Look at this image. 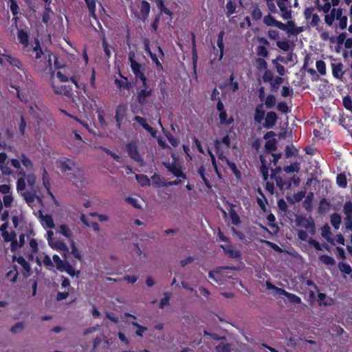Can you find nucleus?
I'll return each instance as SVG.
<instances>
[{
    "label": "nucleus",
    "mask_w": 352,
    "mask_h": 352,
    "mask_svg": "<svg viewBox=\"0 0 352 352\" xmlns=\"http://www.w3.org/2000/svg\"><path fill=\"white\" fill-rule=\"evenodd\" d=\"M45 58L46 59L45 65L42 67H40L38 65L36 67V70L41 74H50L52 78H54L55 69H61L65 67L64 64L59 62L58 56L50 51H46Z\"/></svg>",
    "instance_id": "f257e3e1"
},
{
    "label": "nucleus",
    "mask_w": 352,
    "mask_h": 352,
    "mask_svg": "<svg viewBox=\"0 0 352 352\" xmlns=\"http://www.w3.org/2000/svg\"><path fill=\"white\" fill-rule=\"evenodd\" d=\"M60 168L62 171H72L68 174L69 179L76 186H78V183L80 184L83 182V173L76 164L71 160H67L66 161L60 162Z\"/></svg>",
    "instance_id": "f03ea898"
},
{
    "label": "nucleus",
    "mask_w": 352,
    "mask_h": 352,
    "mask_svg": "<svg viewBox=\"0 0 352 352\" xmlns=\"http://www.w3.org/2000/svg\"><path fill=\"white\" fill-rule=\"evenodd\" d=\"M53 260L56 265L57 270L60 272H66L71 276H79L80 271H76L69 262L63 261L58 255L54 254Z\"/></svg>",
    "instance_id": "7ed1b4c3"
},
{
    "label": "nucleus",
    "mask_w": 352,
    "mask_h": 352,
    "mask_svg": "<svg viewBox=\"0 0 352 352\" xmlns=\"http://www.w3.org/2000/svg\"><path fill=\"white\" fill-rule=\"evenodd\" d=\"M129 60L131 63V68L135 75L137 82L140 81L142 85H146V78L142 72V65L134 59V53L130 54Z\"/></svg>",
    "instance_id": "20e7f679"
},
{
    "label": "nucleus",
    "mask_w": 352,
    "mask_h": 352,
    "mask_svg": "<svg viewBox=\"0 0 352 352\" xmlns=\"http://www.w3.org/2000/svg\"><path fill=\"white\" fill-rule=\"evenodd\" d=\"M126 150L129 157L133 159L135 162L139 164L140 166H142L144 164V160L140 154L138 146L135 142H131L126 144Z\"/></svg>",
    "instance_id": "39448f33"
},
{
    "label": "nucleus",
    "mask_w": 352,
    "mask_h": 352,
    "mask_svg": "<svg viewBox=\"0 0 352 352\" xmlns=\"http://www.w3.org/2000/svg\"><path fill=\"white\" fill-rule=\"evenodd\" d=\"M343 212L345 215L344 223L347 231L352 230V201H347L343 206Z\"/></svg>",
    "instance_id": "423d86ee"
},
{
    "label": "nucleus",
    "mask_w": 352,
    "mask_h": 352,
    "mask_svg": "<svg viewBox=\"0 0 352 352\" xmlns=\"http://www.w3.org/2000/svg\"><path fill=\"white\" fill-rule=\"evenodd\" d=\"M314 7H309L304 11L305 19L308 21L309 25L314 28L317 27L321 21L319 16L317 14L314 13Z\"/></svg>",
    "instance_id": "0eeeda50"
},
{
    "label": "nucleus",
    "mask_w": 352,
    "mask_h": 352,
    "mask_svg": "<svg viewBox=\"0 0 352 352\" xmlns=\"http://www.w3.org/2000/svg\"><path fill=\"white\" fill-rule=\"evenodd\" d=\"M297 225L305 228L308 230L311 234H314L316 232L315 223L313 219L309 217L308 218L305 217H299L296 221Z\"/></svg>",
    "instance_id": "6e6552de"
},
{
    "label": "nucleus",
    "mask_w": 352,
    "mask_h": 352,
    "mask_svg": "<svg viewBox=\"0 0 352 352\" xmlns=\"http://www.w3.org/2000/svg\"><path fill=\"white\" fill-rule=\"evenodd\" d=\"M127 107L126 104H120L116 110L115 120L116 122V126L118 129H120L122 122L126 114Z\"/></svg>",
    "instance_id": "1a4fd4ad"
},
{
    "label": "nucleus",
    "mask_w": 352,
    "mask_h": 352,
    "mask_svg": "<svg viewBox=\"0 0 352 352\" xmlns=\"http://www.w3.org/2000/svg\"><path fill=\"white\" fill-rule=\"evenodd\" d=\"M17 170L16 174L18 176H20V177H19L16 181V190L18 192H21L25 190L26 188L25 179L28 174H26L25 171L21 167Z\"/></svg>",
    "instance_id": "9d476101"
},
{
    "label": "nucleus",
    "mask_w": 352,
    "mask_h": 352,
    "mask_svg": "<svg viewBox=\"0 0 352 352\" xmlns=\"http://www.w3.org/2000/svg\"><path fill=\"white\" fill-rule=\"evenodd\" d=\"M277 6L281 12V17L284 20H289L292 18L290 2L288 3L277 2Z\"/></svg>",
    "instance_id": "9b49d317"
},
{
    "label": "nucleus",
    "mask_w": 352,
    "mask_h": 352,
    "mask_svg": "<svg viewBox=\"0 0 352 352\" xmlns=\"http://www.w3.org/2000/svg\"><path fill=\"white\" fill-rule=\"evenodd\" d=\"M150 9L151 6L149 3L145 0L142 1L140 6V13L138 16V18L144 21L148 16Z\"/></svg>",
    "instance_id": "f8f14e48"
},
{
    "label": "nucleus",
    "mask_w": 352,
    "mask_h": 352,
    "mask_svg": "<svg viewBox=\"0 0 352 352\" xmlns=\"http://www.w3.org/2000/svg\"><path fill=\"white\" fill-rule=\"evenodd\" d=\"M166 168L168 169L169 172L173 173L175 177H182L186 178L185 175L183 173V172L181 170V168L176 165L175 164H170L169 162L164 163Z\"/></svg>",
    "instance_id": "ddd939ff"
},
{
    "label": "nucleus",
    "mask_w": 352,
    "mask_h": 352,
    "mask_svg": "<svg viewBox=\"0 0 352 352\" xmlns=\"http://www.w3.org/2000/svg\"><path fill=\"white\" fill-rule=\"evenodd\" d=\"M155 4L160 10V14H166L168 17V22H170L172 20L173 13L169 8L165 6L164 1L162 0H155Z\"/></svg>",
    "instance_id": "4468645a"
},
{
    "label": "nucleus",
    "mask_w": 352,
    "mask_h": 352,
    "mask_svg": "<svg viewBox=\"0 0 352 352\" xmlns=\"http://www.w3.org/2000/svg\"><path fill=\"white\" fill-rule=\"evenodd\" d=\"M277 118H278L275 112H268L265 117L264 127L266 129H272L276 124Z\"/></svg>",
    "instance_id": "2eb2a0df"
},
{
    "label": "nucleus",
    "mask_w": 352,
    "mask_h": 352,
    "mask_svg": "<svg viewBox=\"0 0 352 352\" xmlns=\"http://www.w3.org/2000/svg\"><path fill=\"white\" fill-rule=\"evenodd\" d=\"M89 11V18L98 21V17L96 13V0H84Z\"/></svg>",
    "instance_id": "dca6fc26"
},
{
    "label": "nucleus",
    "mask_w": 352,
    "mask_h": 352,
    "mask_svg": "<svg viewBox=\"0 0 352 352\" xmlns=\"http://www.w3.org/2000/svg\"><path fill=\"white\" fill-rule=\"evenodd\" d=\"M142 86L144 89L138 91L137 96V100L140 104H144L146 98L151 94V89H148L147 80L146 81V85H142Z\"/></svg>",
    "instance_id": "f3484780"
},
{
    "label": "nucleus",
    "mask_w": 352,
    "mask_h": 352,
    "mask_svg": "<svg viewBox=\"0 0 352 352\" xmlns=\"http://www.w3.org/2000/svg\"><path fill=\"white\" fill-rule=\"evenodd\" d=\"M43 185L45 188L47 193L53 199H55V197L50 190V178L47 174L46 169L43 168V176H42Z\"/></svg>",
    "instance_id": "a211bd4d"
},
{
    "label": "nucleus",
    "mask_w": 352,
    "mask_h": 352,
    "mask_svg": "<svg viewBox=\"0 0 352 352\" xmlns=\"http://www.w3.org/2000/svg\"><path fill=\"white\" fill-rule=\"evenodd\" d=\"M51 85L53 88V91L56 94H63L65 96H69L72 91V89L69 86L61 85L56 86L54 85V82L51 80Z\"/></svg>",
    "instance_id": "6ab92c4d"
},
{
    "label": "nucleus",
    "mask_w": 352,
    "mask_h": 352,
    "mask_svg": "<svg viewBox=\"0 0 352 352\" xmlns=\"http://www.w3.org/2000/svg\"><path fill=\"white\" fill-rule=\"evenodd\" d=\"M21 195L23 197L25 202L30 205L33 204L36 199V190L34 191H26L25 190L23 191H21Z\"/></svg>",
    "instance_id": "aec40b11"
},
{
    "label": "nucleus",
    "mask_w": 352,
    "mask_h": 352,
    "mask_svg": "<svg viewBox=\"0 0 352 352\" xmlns=\"http://www.w3.org/2000/svg\"><path fill=\"white\" fill-rule=\"evenodd\" d=\"M134 120L138 122L144 129H146L152 137L154 138V128L151 126L148 123L146 120L144 118H142L139 116H136L134 118Z\"/></svg>",
    "instance_id": "412c9836"
},
{
    "label": "nucleus",
    "mask_w": 352,
    "mask_h": 352,
    "mask_svg": "<svg viewBox=\"0 0 352 352\" xmlns=\"http://www.w3.org/2000/svg\"><path fill=\"white\" fill-rule=\"evenodd\" d=\"M17 38L19 43L23 45L24 48L28 47L29 35L28 32L22 29L18 30Z\"/></svg>",
    "instance_id": "4be33fe9"
},
{
    "label": "nucleus",
    "mask_w": 352,
    "mask_h": 352,
    "mask_svg": "<svg viewBox=\"0 0 352 352\" xmlns=\"http://www.w3.org/2000/svg\"><path fill=\"white\" fill-rule=\"evenodd\" d=\"M1 56L6 58V60L9 63V64L13 67H17L19 69L23 70V64L21 61L14 56H12L10 54H1Z\"/></svg>",
    "instance_id": "5701e85b"
},
{
    "label": "nucleus",
    "mask_w": 352,
    "mask_h": 352,
    "mask_svg": "<svg viewBox=\"0 0 352 352\" xmlns=\"http://www.w3.org/2000/svg\"><path fill=\"white\" fill-rule=\"evenodd\" d=\"M265 110L263 109V104H259L256 107L255 113H254V121L258 124H260L264 118L265 116Z\"/></svg>",
    "instance_id": "b1692460"
},
{
    "label": "nucleus",
    "mask_w": 352,
    "mask_h": 352,
    "mask_svg": "<svg viewBox=\"0 0 352 352\" xmlns=\"http://www.w3.org/2000/svg\"><path fill=\"white\" fill-rule=\"evenodd\" d=\"M41 224L45 229H52L55 227L53 218L50 214L41 215Z\"/></svg>",
    "instance_id": "393cba45"
},
{
    "label": "nucleus",
    "mask_w": 352,
    "mask_h": 352,
    "mask_svg": "<svg viewBox=\"0 0 352 352\" xmlns=\"http://www.w3.org/2000/svg\"><path fill=\"white\" fill-rule=\"evenodd\" d=\"M321 235L329 243L334 245V240L331 237L332 233L331 228L328 224L324 225L321 229Z\"/></svg>",
    "instance_id": "a878e982"
},
{
    "label": "nucleus",
    "mask_w": 352,
    "mask_h": 352,
    "mask_svg": "<svg viewBox=\"0 0 352 352\" xmlns=\"http://www.w3.org/2000/svg\"><path fill=\"white\" fill-rule=\"evenodd\" d=\"M330 221L332 225V226L336 229L338 230L340 228L341 222H342V217L341 215L338 213H333L330 216Z\"/></svg>",
    "instance_id": "bb28decb"
},
{
    "label": "nucleus",
    "mask_w": 352,
    "mask_h": 352,
    "mask_svg": "<svg viewBox=\"0 0 352 352\" xmlns=\"http://www.w3.org/2000/svg\"><path fill=\"white\" fill-rule=\"evenodd\" d=\"M331 66L333 76L336 78H340L343 75V65L342 63H332Z\"/></svg>",
    "instance_id": "cd10ccee"
},
{
    "label": "nucleus",
    "mask_w": 352,
    "mask_h": 352,
    "mask_svg": "<svg viewBox=\"0 0 352 352\" xmlns=\"http://www.w3.org/2000/svg\"><path fill=\"white\" fill-rule=\"evenodd\" d=\"M28 185L32 191H34V190H36V177L34 173H29L27 175L26 177Z\"/></svg>",
    "instance_id": "c85d7f7f"
},
{
    "label": "nucleus",
    "mask_w": 352,
    "mask_h": 352,
    "mask_svg": "<svg viewBox=\"0 0 352 352\" xmlns=\"http://www.w3.org/2000/svg\"><path fill=\"white\" fill-rule=\"evenodd\" d=\"M171 297V294L169 292L164 293V297L160 300V308L162 309H164L169 307V301Z\"/></svg>",
    "instance_id": "c756f323"
},
{
    "label": "nucleus",
    "mask_w": 352,
    "mask_h": 352,
    "mask_svg": "<svg viewBox=\"0 0 352 352\" xmlns=\"http://www.w3.org/2000/svg\"><path fill=\"white\" fill-rule=\"evenodd\" d=\"M252 16L256 21L260 20L263 16L261 10L256 4L252 5Z\"/></svg>",
    "instance_id": "7c9ffc66"
},
{
    "label": "nucleus",
    "mask_w": 352,
    "mask_h": 352,
    "mask_svg": "<svg viewBox=\"0 0 352 352\" xmlns=\"http://www.w3.org/2000/svg\"><path fill=\"white\" fill-rule=\"evenodd\" d=\"M313 199H314V193L309 192L303 201V207L305 208V209L306 210L311 211L312 210Z\"/></svg>",
    "instance_id": "2f4dec72"
},
{
    "label": "nucleus",
    "mask_w": 352,
    "mask_h": 352,
    "mask_svg": "<svg viewBox=\"0 0 352 352\" xmlns=\"http://www.w3.org/2000/svg\"><path fill=\"white\" fill-rule=\"evenodd\" d=\"M119 76L123 79V80H119V79H116L114 80V83L115 85H116V87L118 88V89H122L123 87H126V88H129V86H128V79L126 77H124L121 72H119Z\"/></svg>",
    "instance_id": "473e14b6"
},
{
    "label": "nucleus",
    "mask_w": 352,
    "mask_h": 352,
    "mask_svg": "<svg viewBox=\"0 0 352 352\" xmlns=\"http://www.w3.org/2000/svg\"><path fill=\"white\" fill-rule=\"evenodd\" d=\"M223 250L230 258H238L241 256V252L239 250L232 249L231 247L223 248Z\"/></svg>",
    "instance_id": "72a5a7b5"
},
{
    "label": "nucleus",
    "mask_w": 352,
    "mask_h": 352,
    "mask_svg": "<svg viewBox=\"0 0 352 352\" xmlns=\"http://www.w3.org/2000/svg\"><path fill=\"white\" fill-rule=\"evenodd\" d=\"M205 172H206V169H205L204 166H201L198 168V173L200 175V177H201V179H203L206 186L207 188H211V184H210L208 179L207 178Z\"/></svg>",
    "instance_id": "f704fd0d"
},
{
    "label": "nucleus",
    "mask_w": 352,
    "mask_h": 352,
    "mask_svg": "<svg viewBox=\"0 0 352 352\" xmlns=\"http://www.w3.org/2000/svg\"><path fill=\"white\" fill-rule=\"evenodd\" d=\"M283 82V79L281 77H276L274 78V80L270 82L271 90L272 91H276Z\"/></svg>",
    "instance_id": "c9c22d12"
},
{
    "label": "nucleus",
    "mask_w": 352,
    "mask_h": 352,
    "mask_svg": "<svg viewBox=\"0 0 352 352\" xmlns=\"http://www.w3.org/2000/svg\"><path fill=\"white\" fill-rule=\"evenodd\" d=\"M98 120L100 125L102 128L107 126V123L104 119V111L102 109H98L97 111Z\"/></svg>",
    "instance_id": "e433bc0d"
},
{
    "label": "nucleus",
    "mask_w": 352,
    "mask_h": 352,
    "mask_svg": "<svg viewBox=\"0 0 352 352\" xmlns=\"http://www.w3.org/2000/svg\"><path fill=\"white\" fill-rule=\"evenodd\" d=\"M33 50L34 52H36L35 58L36 59L40 58L42 55L45 56V54H46V52L45 53L43 52V50H42V49L41 47V45H40V42H39V41L37 38H36L35 41H34V46L33 47Z\"/></svg>",
    "instance_id": "4c0bfd02"
},
{
    "label": "nucleus",
    "mask_w": 352,
    "mask_h": 352,
    "mask_svg": "<svg viewBox=\"0 0 352 352\" xmlns=\"http://www.w3.org/2000/svg\"><path fill=\"white\" fill-rule=\"evenodd\" d=\"M215 350L217 352H230L231 344L229 343L221 342L216 346Z\"/></svg>",
    "instance_id": "58836bf2"
},
{
    "label": "nucleus",
    "mask_w": 352,
    "mask_h": 352,
    "mask_svg": "<svg viewBox=\"0 0 352 352\" xmlns=\"http://www.w3.org/2000/svg\"><path fill=\"white\" fill-rule=\"evenodd\" d=\"M135 178L138 181V182L142 186H149L150 185V179L148 178V177L145 175H136Z\"/></svg>",
    "instance_id": "ea45409f"
},
{
    "label": "nucleus",
    "mask_w": 352,
    "mask_h": 352,
    "mask_svg": "<svg viewBox=\"0 0 352 352\" xmlns=\"http://www.w3.org/2000/svg\"><path fill=\"white\" fill-rule=\"evenodd\" d=\"M338 268L344 274H351L352 273L351 267L346 263L340 262L338 263Z\"/></svg>",
    "instance_id": "a19ab883"
},
{
    "label": "nucleus",
    "mask_w": 352,
    "mask_h": 352,
    "mask_svg": "<svg viewBox=\"0 0 352 352\" xmlns=\"http://www.w3.org/2000/svg\"><path fill=\"white\" fill-rule=\"evenodd\" d=\"M214 147L219 159L221 160L226 161V159L228 158L225 155H223V151L221 148V142L219 140H217L214 141Z\"/></svg>",
    "instance_id": "79ce46f5"
},
{
    "label": "nucleus",
    "mask_w": 352,
    "mask_h": 352,
    "mask_svg": "<svg viewBox=\"0 0 352 352\" xmlns=\"http://www.w3.org/2000/svg\"><path fill=\"white\" fill-rule=\"evenodd\" d=\"M229 214H230V217L231 219L232 224H234L235 226H238L241 223L240 217L234 210H233V209L230 210Z\"/></svg>",
    "instance_id": "37998d69"
},
{
    "label": "nucleus",
    "mask_w": 352,
    "mask_h": 352,
    "mask_svg": "<svg viewBox=\"0 0 352 352\" xmlns=\"http://www.w3.org/2000/svg\"><path fill=\"white\" fill-rule=\"evenodd\" d=\"M59 232L67 238H70L72 235V232L67 225L63 224L59 227Z\"/></svg>",
    "instance_id": "c03bdc74"
},
{
    "label": "nucleus",
    "mask_w": 352,
    "mask_h": 352,
    "mask_svg": "<svg viewBox=\"0 0 352 352\" xmlns=\"http://www.w3.org/2000/svg\"><path fill=\"white\" fill-rule=\"evenodd\" d=\"M320 261L327 265H334L336 264L335 259L328 255L324 254L320 256Z\"/></svg>",
    "instance_id": "a18cd8bd"
},
{
    "label": "nucleus",
    "mask_w": 352,
    "mask_h": 352,
    "mask_svg": "<svg viewBox=\"0 0 352 352\" xmlns=\"http://www.w3.org/2000/svg\"><path fill=\"white\" fill-rule=\"evenodd\" d=\"M102 46L104 52V54L107 58H110L111 56V52L110 50V46L109 45L107 41L104 36H103L102 39Z\"/></svg>",
    "instance_id": "49530a36"
},
{
    "label": "nucleus",
    "mask_w": 352,
    "mask_h": 352,
    "mask_svg": "<svg viewBox=\"0 0 352 352\" xmlns=\"http://www.w3.org/2000/svg\"><path fill=\"white\" fill-rule=\"evenodd\" d=\"M21 161L22 164L27 169H30V168H32L33 163H32V160L25 155V154L21 153Z\"/></svg>",
    "instance_id": "de8ad7c7"
},
{
    "label": "nucleus",
    "mask_w": 352,
    "mask_h": 352,
    "mask_svg": "<svg viewBox=\"0 0 352 352\" xmlns=\"http://www.w3.org/2000/svg\"><path fill=\"white\" fill-rule=\"evenodd\" d=\"M300 170V164L297 162L293 163L289 166H287L284 168V171L286 173H291L293 172L298 173Z\"/></svg>",
    "instance_id": "09e8293b"
},
{
    "label": "nucleus",
    "mask_w": 352,
    "mask_h": 352,
    "mask_svg": "<svg viewBox=\"0 0 352 352\" xmlns=\"http://www.w3.org/2000/svg\"><path fill=\"white\" fill-rule=\"evenodd\" d=\"M329 207V203L325 199H322L320 201V205L318 207V212L320 214L325 213Z\"/></svg>",
    "instance_id": "8fccbe9b"
},
{
    "label": "nucleus",
    "mask_w": 352,
    "mask_h": 352,
    "mask_svg": "<svg viewBox=\"0 0 352 352\" xmlns=\"http://www.w3.org/2000/svg\"><path fill=\"white\" fill-rule=\"evenodd\" d=\"M256 54L259 58H267L269 56V52L265 46L259 45L256 47Z\"/></svg>",
    "instance_id": "3c124183"
},
{
    "label": "nucleus",
    "mask_w": 352,
    "mask_h": 352,
    "mask_svg": "<svg viewBox=\"0 0 352 352\" xmlns=\"http://www.w3.org/2000/svg\"><path fill=\"white\" fill-rule=\"evenodd\" d=\"M276 104V98L274 95H268L265 100V104L268 109L272 108Z\"/></svg>",
    "instance_id": "603ef678"
},
{
    "label": "nucleus",
    "mask_w": 352,
    "mask_h": 352,
    "mask_svg": "<svg viewBox=\"0 0 352 352\" xmlns=\"http://www.w3.org/2000/svg\"><path fill=\"white\" fill-rule=\"evenodd\" d=\"M316 66L320 75L324 76L326 74V65L323 60H318L316 63Z\"/></svg>",
    "instance_id": "864d4df0"
},
{
    "label": "nucleus",
    "mask_w": 352,
    "mask_h": 352,
    "mask_svg": "<svg viewBox=\"0 0 352 352\" xmlns=\"http://www.w3.org/2000/svg\"><path fill=\"white\" fill-rule=\"evenodd\" d=\"M47 235H48V243L51 247L55 246L56 248H60V249L65 247V244L61 241H57L54 245L52 243L51 239H52V236L54 235L52 231L49 230L47 232Z\"/></svg>",
    "instance_id": "5fc2aeb1"
},
{
    "label": "nucleus",
    "mask_w": 352,
    "mask_h": 352,
    "mask_svg": "<svg viewBox=\"0 0 352 352\" xmlns=\"http://www.w3.org/2000/svg\"><path fill=\"white\" fill-rule=\"evenodd\" d=\"M288 298V300L292 303L300 304L301 303V299L299 296L294 294L287 292L285 296Z\"/></svg>",
    "instance_id": "6e6d98bb"
},
{
    "label": "nucleus",
    "mask_w": 352,
    "mask_h": 352,
    "mask_svg": "<svg viewBox=\"0 0 352 352\" xmlns=\"http://www.w3.org/2000/svg\"><path fill=\"white\" fill-rule=\"evenodd\" d=\"M265 150L268 152L275 151L276 149V140H268L265 144Z\"/></svg>",
    "instance_id": "4d7b16f0"
},
{
    "label": "nucleus",
    "mask_w": 352,
    "mask_h": 352,
    "mask_svg": "<svg viewBox=\"0 0 352 352\" xmlns=\"http://www.w3.org/2000/svg\"><path fill=\"white\" fill-rule=\"evenodd\" d=\"M16 261L19 265H21L23 267L24 270H25L27 272H30V264L22 256H19L16 259Z\"/></svg>",
    "instance_id": "13d9d810"
},
{
    "label": "nucleus",
    "mask_w": 352,
    "mask_h": 352,
    "mask_svg": "<svg viewBox=\"0 0 352 352\" xmlns=\"http://www.w3.org/2000/svg\"><path fill=\"white\" fill-rule=\"evenodd\" d=\"M276 21L275 18L270 14L263 18V23L267 26H274Z\"/></svg>",
    "instance_id": "bf43d9fd"
},
{
    "label": "nucleus",
    "mask_w": 352,
    "mask_h": 352,
    "mask_svg": "<svg viewBox=\"0 0 352 352\" xmlns=\"http://www.w3.org/2000/svg\"><path fill=\"white\" fill-rule=\"evenodd\" d=\"M255 62L258 69H267V63L263 58H256Z\"/></svg>",
    "instance_id": "052dcab7"
},
{
    "label": "nucleus",
    "mask_w": 352,
    "mask_h": 352,
    "mask_svg": "<svg viewBox=\"0 0 352 352\" xmlns=\"http://www.w3.org/2000/svg\"><path fill=\"white\" fill-rule=\"evenodd\" d=\"M50 12L51 9L49 6L45 8V10L42 16V21L45 24H47L50 19Z\"/></svg>",
    "instance_id": "680f3d73"
},
{
    "label": "nucleus",
    "mask_w": 352,
    "mask_h": 352,
    "mask_svg": "<svg viewBox=\"0 0 352 352\" xmlns=\"http://www.w3.org/2000/svg\"><path fill=\"white\" fill-rule=\"evenodd\" d=\"M336 182L338 186L345 187L346 186V178L344 175L339 174L337 176Z\"/></svg>",
    "instance_id": "e2e57ef3"
},
{
    "label": "nucleus",
    "mask_w": 352,
    "mask_h": 352,
    "mask_svg": "<svg viewBox=\"0 0 352 352\" xmlns=\"http://www.w3.org/2000/svg\"><path fill=\"white\" fill-rule=\"evenodd\" d=\"M10 10L14 16H16L19 13V6L15 0H10Z\"/></svg>",
    "instance_id": "0e129e2a"
},
{
    "label": "nucleus",
    "mask_w": 352,
    "mask_h": 352,
    "mask_svg": "<svg viewBox=\"0 0 352 352\" xmlns=\"http://www.w3.org/2000/svg\"><path fill=\"white\" fill-rule=\"evenodd\" d=\"M133 325L137 327L138 329L135 331V334L138 336H142L143 333L147 331V328L139 324L137 322H133Z\"/></svg>",
    "instance_id": "69168bd1"
},
{
    "label": "nucleus",
    "mask_w": 352,
    "mask_h": 352,
    "mask_svg": "<svg viewBox=\"0 0 352 352\" xmlns=\"http://www.w3.org/2000/svg\"><path fill=\"white\" fill-rule=\"evenodd\" d=\"M263 79L264 82H270L274 80L273 74L270 70L266 69L263 76Z\"/></svg>",
    "instance_id": "338daca9"
},
{
    "label": "nucleus",
    "mask_w": 352,
    "mask_h": 352,
    "mask_svg": "<svg viewBox=\"0 0 352 352\" xmlns=\"http://www.w3.org/2000/svg\"><path fill=\"white\" fill-rule=\"evenodd\" d=\"M23 328H24V323L23 322H16L14 325H13L11 327L10 331L12 333H16L18 331H19L20 330L23 329Z\"/></svg>",
    "instance_id": "774afa93"
}]
</instances>
